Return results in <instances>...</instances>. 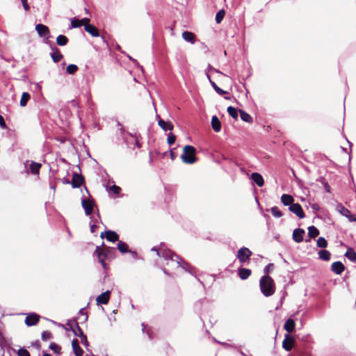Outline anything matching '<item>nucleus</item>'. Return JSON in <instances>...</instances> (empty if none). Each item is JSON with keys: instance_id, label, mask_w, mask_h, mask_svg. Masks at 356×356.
<instances>
[{"instance_id": "57", "label": "nucleus", "mask_w": 356, "mask_h": 356, "mask_svg": "<svg viewBox=\"0 0 356 356\" xmlns=\"http://www.w3.org/2000/svg\"><path fill=\"white\" fill-rule=\"evenodd\" d=\"M152 250L156 251V253H157V254H158L159 256H160L159 251V250H157L156 248H152Z\"/></svg>"}, {"instance_id": "41", "label": "nucleus", "mask_w": 356, "mask_h": 356, "mask_svg": "<svg viewBox=\"0 0 356 356\" xmlns=\"http://www.w3.org/2000/svg\"><path fill=\"white\" fill-rule=\"evenodd\" d=\"M317 246L325 248L327 246V242L323 237H319L317 240Z\"/></svg>"}, {"instance_id": "17", "label": "nucleus", "mask_w": 356, "mask_h": 356, "mask_svg": "<svg viewBox=\"0 0 356 356\" xmlns=\"http://www.w3.org/2000/svg\"><path fill=\"white\" fill-rule=\"evenodd\" d=\"M305 231L302 229H296L293 232V239L297 243H301L303 241Z\"/></svg>"}, {"instance_id": "1", "label": "nucleus", "mask_w": 356, "mask_h": 356, "mask_svg": "<svg viewBox=\"0 0 356 356\" xmlns=\"http://www.w3.org/2000/svg\"><path fill=\"white\" fill-rule=\"evenodd\" d=\"M259 286L262 294L266 297L271 296L275 292V283L269 275H264L261 277Z\"/></svg>"}, {"instance_id": "9", "label": "nucleus", "mask_w": 356, "mask_h": 356, "mask_svg": "<svg viewBox=\"0 0 356 356\" xmlns=\"http://www.w3.org/2000/svg\"><path fill=\"white\" fill-rule=\"evenodd\" d=\"M100 237L102 238L105 237L107 239V241L113 243L119 241V235L115 232L112 230L106 231L104 233L102 232L100 234Z\"/></svg>"}, {"instance_id": "4", "label": "nucleus", "mask_w": 356, "mask_h": 356, "mask_svg": "<svg viewBox=\"0 0 356 356\" xmlns=\"http://www.w3.org/2000/svg\"><path fill=\"white\" fill-rule=\"evenodd\" d=\"M252 254V252L251 250H250L248 248L243 247L238 250L236 256L240 263L243 264L249 260Z\"/></svg>"}, {"instance_id": "42", "label": "nucleus", "mask_w": 356, "mask_h": 356, "mask_svg": "<svg viewBox=\"0 0 356 356\" xmlns=\"http://www.w3.org/2000/svg\"><path fill=\"white\" fill-rule=\"evenodd\" d=\"M41 338L42 341L50 340L53 338L52 334L49 331H44L42 332Z\"/></svg>"}, {"instance_id": "36", "label": "nucleus", "mask_w": 356, "mask_h": 356, "mask_svg": "<svg viewBox=\"0 0 356 356\" xmlns=\"http://www.w3.org/2000/svg\"><path fill=\"white\" fill-rule=\"evenodd\" d=\"M102 248L104 249V250L105 251L106 253H108L107 254V257L108 259H113L114 258V255H113V248H111L110 247H108V246H106L104 243V242L102 243Z\"/></svg>"}, {"instance_id": "12", "label": "nucleus", "mask_w": 356, "mask_h": 356, "mask_svg": "<svg viewBox=\"0 0 356 356\" xmlns=\"http://www.w3.org/2000/svg\"><path fill=\"white\" fill-rule=\"evenodd\" d=\"M85 182V179L83 175L74 173L72 176V179L71 181V184L73 188H79L82 186Z\"/></svg>"}, {"instance_id": "27", "label": "nucleus", "mask_w": 356, "mask_h": 356, "mask_svg": "<svg viewBox=\"0 0 356 356\" xmlns=\"http://www.w3.org/2000/svg\"><path fill=\"white\" fill-rule=\"evenodd\" d=\"M42 167V164L40 163H37L35 161H32L30 165V170L32 174L38 175L39 174V171L40 168Z\"/></svg>"}, {"instance_id": "59", "label": "nucleus", "mask_w": 356, "mask_h": 356, "mask_svg": "<svg viewBox=\"0 0 356 356\" xmlns=\"http://www.w3.org/2000/svg\"><path fill=\"white\" fill-rule=\"evenodd\" d=\"M81 343H86V344H87V343H88V342L86 343V341H85V339H84L83 338H81Z\"/></svg>"}, {"instance_id": "25", "label": "nucleus", "mask_w": 356, "mask_h": 356, "mask_svg": "<svg viewBox=\"0 0 356 356\" xmlns=\"http://www.w3.org/2000/svg\"><path fill=\"white\" fill-rule=\"evenodd\" d=\"M85 31L92 35L93 37H98L99 35L98 29L94 25H86Z\"/></svg>"}, {"instance_id": "35", "label": "nucleus", "mask_w": 356, "mask_h": 356, "mask_svg": "<svg viewBox=\"0 0 356 356\" xmlns=\"http://www.w3.org/2000/svg\"><path fill=\"white\" fill-rule=\"evenodd\" d=\"M238 110L233 106H229L227 108V113L235 120H238Z\"/></svg>"}, {"instance_id": "28", "label": "nucleus", "mask_w": 356, "mask_h": 356, "mask_svg": "<svg viewBox=\"0 0 356 356\" xmlns=\"http://www.w3.org/2000/svg\"><path fill=\"white\" fill-rule=\"evenodd\" d=\"M319 258L323 261H329L331 258V253L326 250H321L318 252Z\"/></svg>"}, {"instance_id": "56", "label": "nucleus", "mask_w": 356, "mask_h": 356, "mask_svg": "<svg viewBox=\"0 0 356 356\" xmlns=\"http://www.w3.org/2000/svg\"><path fill=\"white\" fill-rule=\"evenodd\" d=\"M63 184H71V181H70L67 179H65L63 181Z\"/></svg>"}, {"instance_id": "38", "label": "nucleus", "mask_w": 356, "mask_h": 356, "mask_svg": "<svg viewBox=\"0 0 356 356\" xmlns=\"http://www.w3.org/2000/svg\"><path fill=\"white\" fill-rule=\"evenodd\" d=\"M78 69L79 68L76 65L70 64L67 67L66 72L69 74H74L77 72Z\"/></svg>"}, {"instance_id": "58", "label": "nucleus", "mask_w": 356, "mask_h": 356, "mask_svg": "<svg viewBox=\"0 0 356 356\" xmlns=\"http://www.w3.org/2000/svg\"><path fill=\"white\" fill-rule=\"evenodd\" d=\"M313 209H318V206L317 204H313Z\"/></svg>"}, {"instance_id": "34", "label": "nucleus", "mask_w": 356, "mask_h": 356, "mask_svg": "<svg viewBox=\"0 0 356 356\" xmlns=\"http://www.w3.org/2000/svg\"><path fill=\"white\" fill-rule=\"evenodd\" d=\"M308 234L310 238H316L319 234L318 229L314 226H310L308 227Z\"/></svg>"}, {"instance_id": "47", "label": "nucleus", "mask_w": 356, "mask_h": 356, "mask_svg": "<svg viewBox=\"0 0 356 356\" xmlns=\"http://www.w3.org/2000/svg\"><path fill=\"white\" fill-rule=\"evenodd\" d=\"M49 348L57 353H58L60 350V347L55 343H50Z\"/></svg>"}, {"instance_id": "46", "label": "nucleus", "mask_w": 356, "mask_h": 356, "mask_svg": "<svg viewBox=\"0 0 356 356\" xmlns=\"http://www.w3.org/2000/svg\"><path fill=\"white\" fill-rule=\"evenodd\" d=\"M110 191L113 192L114 194H119L121 191V188L116 185H113L110 187Z\"/></svg>"}, {"instance_id": "50", "label": "nucleus", "mask_w": 356, "mask_h": 356, "mask_svg": "<svg viewBox=\"0 0 356 356\" xmlns=\"http://www.w3.org/2000/svg\"><path fill=\"white\" fill-rule=\"evenodd\" d=\"M81 24L82 26H84V29H86V25L87 24H90V19L88 18H83L82 19H81Z\"/></svg>"}, {"instance_id": "53", "label": "nucleus", "mask_w": 356, "mask_h": 356, "mask_svg": "<svg viewBox=\"0 0 356 356\" xmlns=\"http://www.w3.org/2000/svg\"><path fill=\"white\" fill-rule=\"evenodd\" d=\"M32 346L38 350H40L41 348V345L38 341L33 342Z\"/></svg>"}, {"instance_id": "16", "label": "nucleus", "mask_w": 356, "mask_h": 356, "mask_svg": "<svg viewBox=\"0 0 356 356\" xmlns=\"http://www.w3.org/2000/svg\"><path fill=\"white\" fill-rule=\"evenodd\" d=\"M344 270L345 266L341 261H335L331 265V270L337 275H341Z\"/></svg>"}, {"instance_id": "31", "label": "nucleus", "mask_w": 356, "mask_h": 356, "mask_svg": "<svg viewBox=\"0 0 356 356\" xmlns=\"http://www.w3.org/2000/svg\"><path fill=\"white\" fill-rule=\"evenodd\" d=\"M345 256L351 261H356V252L353 248H348Z\"/></svg>"}, {"instance_id": "26", "label": "nucleus", "mask_w": 356, "mask_h": 356, "mask_svg": "<svg viewBox=\"0 0 356 356\" xmlns=\"http://www.w3.org/2000/svg\"><path fill=\"white\" fill-rule=\"evenodd\" d=\"M252 274V270L248 268H242L238 270V276L241 280L248 279Z\"/></svg>"}, {"instance_id": "24", "label": "nucleus", "mask_w": 356, "mask_h": 356, "mask_svg": "<svg viewBox=\"0 0 356 356\" xmlns=\"http://www.w3.org/2000/svg\"><path fill=\"white\" fill-rule=\"evenodd\" d=\"M158 124L160 126V127L164 130H170L172 131L174 128L173 124L170 122H165L163 119H159L158 121Z\"/></svg>"}, {"instance_id": "39", "label": "nucleus", "mask_w": 356, "mask_h": 356, "mask_svg": "<svg viewBox=\"0 0 356 356\" xmlns=\"http://www.w3.org/2000/svg\"><path fill=\"white\" fill-rule=\"evenodd\" d=\"M210 82H211V86L214 88L215 91L218 94L222 95L228 93L227 91L223 90L220 88H219L214 81H212L210 80Z\"/></svg>"}, {"instance_id": "37", "label": "nucleus", "mask_w": 356, "mask_h": 356, "mask_svg": "<svg viewBox=\"0 0 356 356\" xmlns=\"http://www.w3.org/2000/svg\"><path fill=\"white\" fill-rule=\"evenodd\" d=\"M225 16V10L222 9L219 10L216 15V22L217 24H220L222 19H224Z\"/></svg>"}, {"instance_id": "44", "label": "nucleus", "mask_w": 356, "mask_h": 356, "mask_svg": "<svg viewBox=\"0 0 356 356\" xmlns=\"http://www.w3.org/2000/svg\"><path fill=\"white\" fill-rule=\"evenodd\" d=\"M176 140V136L172 133H170L168 136L167 142L169 145H172Z\"/></svg>"}, {"instance_id": "19", "label": "nucleus", "mask_w": 356, "mask_h": 356, "mask_svg": "<svg viewBox=\"0 0 356 356\" xmlns=\"http://www.w3.org/2000/svg\"><path fill=\"white\" fill-rule=\"evenodd\" d=\"M251 178L253 181L259 187H261L264 184V180L263 177L258 172H253L251 175Z\"/></svg>"}, {"instance_id": "3", "label": "nucleus", "mask_w": 356, "mask_h": 356, "mask_svg": "<svg viewBox=\"0 0 356 356\" xmlns=\"http://www.w3.org/2000/svg\"><path fill=\"white\" fill-rule=\"evenodd\" d=\"M94 254L97 256L99 262L102 264L104 269L107 270L108 268V266L106 263V260L108 259L107 257L108 253L105 252L102 247L97 246Z\"/></svg>"}, {"instance_id": "14", "label": "nucleus", "mask_w": 356, "mask_h": 356, "mask_svg": "<svg viewBox=\"0 0 356 356\" xmlns=\"http://www.w3.org/2000/svg\"><path fill=\"white\" fill-rule=\"evenodd\" d=\"M52 52L50 54V56L54 63L60 62L63 58V55L61 54L60 51L56 47H51Z\"/></svg>"}, {"instance_id": "54", "label": "nucleus", "mask_w": 356, "mask_h": 356, "mask_svg": "<svg viewBox=\"0 0 356 356\" xmlns=\"http://www.w3.org/2000/svg\"><path fill=\"white\" fill-rule=\"evenodd\" d=\"M177 156L176 153L173 151V149L170 150V158L172 160H175Z\"/></svg>"}, {"instance_id": "45", "label": "nucleus", "mask_w": 356, "mask_h": 356, "mask_svg": "<svg viewBox=\"0 0 356 356\" xmlns=\"http://www.w3.org/2000/svg\"><path fill=\"white\" fill-rule=\"evenodd\" d=\"M274 269V264L270 263L268 264L264 268L265 275H268V274Z\"/></svg>"}, {"instance_id": "18", "label": "nucleus", "mask_w": 356, "mask_h": 356, "mask_svg": "<svg viewBox=\"0 0 356 356\" xmlns=\"http://www.w3.org/2000/svg\"><path fill=\"white\" fill-rule=\"evenodd\" d=\"M72 346L74 353L76 356H82L83 355V350L80 347L78 339H74L72 340Z\"/></svg>"}, {"instance_id": "40", "label": "nucleus", "mask_w": 356, "mask_h": 356, "mask_svg": "<svg viewBox=\"0 0 356 356\" xmlns=\"http://www.w3.org/2000/svg\"><path fill=\"white\" fill-rule=\"evenodd\" d=\"M270 212L272 215L276 218H280L282 216V213L277 207H272L270 209Z\"/></svg>"}, {"instance_id": "20", "label": "nucleus", "mask_w": 356, "mask_h": 356, "mask_svg": "<svg viewBox=\"0 0 356 356\" xmlns=\"http://www.w3.org/2000/svg\"><path fill=\"white\" fill-rule=\"evenodd\" d=\"M296 328V323L294 320L289 318L286 321L284 325V329L289 333L293 332Z\"/></svg>"}, {"instance_id": "30", "label": "nucleus", "mask_w": 356, "mask_h": 356, "mask_svg": "<svg viewBox=\"0 0 356 356\" xmlns=\"http://www.w3.org/2000/svg\"><path fill=\"white\" fill-rule=\"evenodd\" d=\"M31 99V95L29 92H24L22 93V97H21V99H20V106L24 107V106H26L28 102Z\"/></svg>"}, {"instance_id": "10", "label": "nucleus", "mask_w": 356, "mask_h": 356, "mask_svg": "<svg viewBox=\"0 0 356 356\" xmlns=\"http://www.w3.org/2000/svg\"><path fill=\"white\" fill-rule=\"evenodd\" d=\"M289 211L296 214L300 218H304L305 215L301 205L299 203H293L289 208Z\"/></svg>"}, {"instance_id": "32", "label": "nucleus", "mask_w": 356, "mask_h": 356, "mask_svg": "<svg viewBox=\"0 0 356 356\" xmlns=\"http://www.w3.org/2000/svg\"><path fill=\"white\" fill-rule=\"evenodd\" d=\"M69 42L68 38L64 35H59L56 38V44L59 46H65Z\"/></svg>"}, {"instance_id": "52", "label": "nucleus", "mask_w": 356, "mask_h": 356, "mask_svg": "<svg viewBox=\"0 0 356 356\" xmlns=\"http://www.w3.org/2000/svg\"><path fill=\"white\" fill-rule=\"evenodd\" d=\"M323 184L325 191L329 193H331V188H330V185L328 184V183L326 181H323Z\"/></svg>"}, {"instance_id": "55", "label": "nucleus", "mask_w": 356, "mask_h": 356, "mask_svg": "<svg viewBox=\"0 0 356 356\" xmlns=\"http://www.w3.org/2000/svg\"><path fill=\"white\" fill-rule=\"evenodd\" d=\"M95 228H96V225H92L90 227V230H91V232H95Z\"/></svg>"}, {"instance_id": "2", "label": "nucleus", "mask_w": 356, "mask_h": 356, "mask_svg": "<svg viewBox=\"0 0 356 356\" xmlns=\"http://www.w3.org/2000/svg\"><path fill=\"white\" fill-rule=\"evenodd\" d=\"M196 149L192 145H185L183 148V153L181 155V159L183 163L187 164H193L197 160L196 156Z\"/></svg>"}, {"instance_id": "60", "label": "nucleus", "mask_w": 356, "mask_h": 356, "mask_svg": "<svg viewBox=\"0 0 356 356\" xmlns=\"http://www.w3.org/2000/svg\"><path fill=\"white\" fill-rule=\"evenodd\" d=\"M42 356H51V355L49 353H44Z\"/></svg>"}, {"instance_id": "33", "label": "nucleus", "mask_w": 356, "mask_h": 356, "mask_svg": "<svg viewBox=\"0 0 356 356\" xmlns=\"http://www.w3.org/2000/svg\"><path fill=\"white\" fill-rule=\"evenodd\" d=\"M117 247H118V249L119 250V251L121 252L122 253H126V252H130L127 244L122 241H118Z\"/></svg>"}, {"instance_id": "8", "label": "nucleus", "mask_w": 356, "mask_h": 356, "mask_svg": "<svg viewBox=\"0 0 356 356\" xmlns=\"http://www.w3.org/2000/svg\"><path fill=\"white\" fill-rule=\"evenodd\" d=\"M35 30L40 37L45 38L47 39L50 38V31L47 26L42 24H38L35 26Z\"/></svg>"}, {"instance_id": "22", "label": "nucleus", "mask_w": 356, "mask_h": 356, "mask_svg": "<svg viewBox=\"0 0 356 356\" xmlns=\"http://www.w3.org/2000/svg\"><path fill=\"white\" fill-rule=\"evenodd\" d=\"M281 202L284 205L290 207L293 204L294 198L291 195L283 194L281 196Z\"/></svg>"}, {"instance_id": "23", "label": "nucleus", "mask_w": 356, "mask_h": 356, "mask_svg": "<svg viewBox=\"0 0 356 356\" xmlns=\"http://www.w3.org/2000/svg\"><path fill=\"white\" fill-rule=\"evenodd\" d=\"M211 127L214 131L219 132L221 130V122L216 115L211 118Z\"/></svg>"}, {"instance_id": "48", "label": "nucleus", "mask_w": 356, "mask_h": 356, "mask_svg": "<svg viewBox=\"0 0 356 356\" xmlns=\"http://www.w3.org/2000/svg\"><path fill=\"white\" fill-rule=\"evenodd\" d=\"M18 356H30L29 351L24 348H20L17 352Z\"/></svg>"}, {"instance_id": "15", "label": "nucleus", "mask_w": 356, "mask_h": 356, "mask_svg": "<svg viewBox=\"0 0 356 356\" xmlns=\"http://www.w3.org/2000/svg\"><path fill=\"white\" fill-rule=\"evenodd\" d=\"M110 294L111 292L109 291H106L98 296L96 298L97 303L98 305H106L109 301Z\"/></svg>"}, {"instance_id": "21", "label": "nucleus", "mask_w": 356, "mask_h": 356, "mask_svg": "<svg viewBox=\"0 0 356 356\" xmlns=\"http://www.w3.org/2000/svg\"><path fill=\"white\" fill-rule=\"evenodd\" d=\"M182 38L184 40L191 42V44H194L195 42V35L190 31H184L182 33Z\"/></svg>"}, {"instance_id": "6", "label": "nucleus", "mask_w": 356, "mask_h": 356, "mask_svg": "<svg viewBox=\"0 0 356 356\" xmlns=\"http://www.w3.org/2000/svg\"><path fill=\"white\" fill-rule=\"evenodd\" d=\"M295 345V339L289 333L284 335V339L282 341V347L286 351L292 350Z\"/></svg>"}, {"instance_id": "49", "label": "nucleus", "mask_w": 356, "mask_h": 356, "mask_svg": "<svg viewBox=\"0 0 356 356\" xmlns=\"http://www.w3.org/2000/svg\"><path fill=\"white\" fill-rule=\"evenodd\" d=\"M0 127L3 129H6L7 127L4 118L1 115H0Z\"/></svg>"}, {"instance_id": "5", "label": "nucleus", "mask_w": 356, "mask_h": 356, "mask_svg": "<svg viewBox=\"0 0 356 356\" xmlns=\"http://www.w3.org/2000/svg\"><path fill=\"white\" fill-rule=\"evenodd\" d=\"M337 210L343 216L348 218L350 222H356V217L352 214L351 212L346 208L342 204H338L337 205Z\"/></svg>"}, {"instance_id": "7", "label": "nucleus", "mask_w": 356, "mask_h": 356, "mask_svg": "<svg viewBox=\"0 0 356 356\" xmlns=\"http://www.w3.org/2000/svg\"><path fill=\"white\" fill-rule=\"evenodd\" d=\"M81 204L85 210V213L87 216H90L93 212V207L95 205V201L93 200L83 199Z\"/></svg>"}, {"instance_id": "51", "label": "nucleus", "mask_w": 356, "mask_h": 356, "mask_svg": "<svg viewBox=\"0 0 356 356\" xmlns=\"http://www.w3.org/2000/svg\"><path fill=\"white\" fill-rule=\"evenodd\" d=\"M22 5H23V7H24V10H26V11L29 10L30 6L28 4L27 0H22Z\"/></svg>"}, {"instance_id": "43", "label": "nucleus", "mask_w": 356, "mask_h": 356, "mask_svg": "<svg viewBox=\"0 0 356 356\" xmlns=\"http://www.w3.org/2000/svg\"><path fill=\"white\" fill-rule=\"evenodd\" d=\"M71 26L72 28H78L82 26L81 19H78L76 18L72 19L71 22Z\"/></svg>"}, {"instance_id": "29", "label": "nucleus", "mask_w": 356, "mask_h": 356, "mask_svg": "<svg viewBox=\"0 0 356 356\" xmlns=\"http://www.w3.org/2000/svg\"><path fill=\"white\" fill-rule=\"evenodd\" d=\"M241 118L243 121L248 122V123H252L253 122L252 118L250 116V114L246 113L245 111L243 110H239Z\"/></svg>"}, {"instance_id": "13", "label": "nucleus", "mask_w": 356, "mask_h": 356, "mask_svg": "<svg viewBox=\"0 0 356 356\" xmlns=\"http://www.w3.org/2000/svg\"><path fill=\"white\" fill-rule=\"evenodd\" d=\"M67 325L70 327V330L76 336H78L80 338H83L86 342L87 343V337L86 335L84 334L82 329L80 327L78 323H75L74 325L68 323Z\"/></svg>"}, {"instance_id": "11", "label": "nucleus", "mask_w": 356, "mask_h": 356, "mask_svg": "<svg viewBox=\"0 0 356 356\" xmlns=\"http://www.w3.org/2000/svg\"><path fill=\"white\" fill-rule=\"evenodd\" d=\"M40 318V316L38 314L32 313L26 317L24 323L27 326H33L38 323Z\"/></svg>"}]
</instances>
